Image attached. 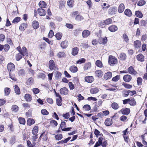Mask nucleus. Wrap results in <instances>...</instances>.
<instances>
[{
    "mask_svg": "<svg viewBox=\"0 0 147 147\" xmlns=\"http://www.w3.org/2000/svg\"><path fill=\"white\" fill-rule=\"evenodd\" d=\"M109 63L111 65L113 66L114 64L117 63V60L115 57L109 55Z\"/></svg>",
    "mask_w": 147,
    "mask_h": 147,
    "instance_id": "f257e3e1",
    "label": "nucleus"
},
{
    "mask_svg": "<svg viewBox=\"0 0 147 147\" xmlns=\"http://www.w3.org/2000/svg\"><path fill=\"white\" fill-rule=\"evenodd\" d=\"M127 71L129 74L134 75H136L137 73V71L134 69L132 66L129 67L128 68Z\"/></svg>",
    "mask_w": 147,
    "mask_h": 147,
    "instance_id": "f03ea898",
    "label": "nucleus"
},
{
    "mask_svg": "<svg viewBox=\"0 0 147 147\" xmlns=\"http://www.w3.org/2000/svg\"><path fill=\"white\" fill-rule=\"evenodd\" d=\"M130 109H129L125 108L120 110L119 113H121L123 115H127L130 113Z\"/></svg>",
    "mask_w": 147,
    "mask_h": 147,
    "instance_id": "7ed1b4c3",
    "label": "nucleus"
},
{
    "mask_svg": "<svg viewBox=\"0 0 147 147\" xmlns=\"http://www.w3.org/2000/svg\"><path fill=\"white\" fill-rule=\"evenodd\" d=\"M20 53H21L23 56L25 55L26 56H28V54L27 51V49L25 47H23L20 51Z\"/></svg>",
    "mask_w": 147,
    "mask_h": 147,
    "instance_id": "20e7f679",
    "label": "nucleus"
},
{
    "mask_svg": "<svg viewBox=\"0 0 147 147\" xmlns=\"http://www.w3.org/2000/svg\"><path fill=\"white\" fill-rule=\"evenodd\" d=\"M131 76L129 74L125 75L123 77L124 80L126 82H129L131 79Z\"/></svg>",
    "mask_w": 147,
    "mask_h": 147,
    "instance_id": "39448f33",
    "label": "nucleus"
},
{
    "mask_svg": "<svg viewBox=\"0 0 147 147\" xmlns=\"http://www.w3.org/2000/svg\"><path fill=\"white\" fill-rule=\"evenodd\" d=\"M60 92L61 94L66 95L68 93V90L66 88L64 87L60 89Z\"/></svg>",
    "mask_w": 147,
    "mask_h": 147,
    "instance_id": "423d86ee",
    "label": "nucleus"
},
{
    "mask_svg": "<svg viewBox=\"0 0 147 147\" xmlns=\"http://www.w3.org/2000/svg\"><path fill=\"white\" fill-rule=\"evenodd\" d=\"M49 66L50 69L51 70L54 69L55 65L54 62L53 60H51L49 62Z\"/></svg>",
    "mask_w": 147,
    "mask_h": 147,
    "instance_id": "0eeeda50",
    "label": "nucleus"
},
{
    "mask_svg": "<svg viewBox=\"0 0 147 147\" xmlns=\"http://www.w3.org/2000/svg\"><path fill=\"white\" fill-rule=\"evenodd\" d=\"M37 11L38 14L40 16H45L46 14V11L42 8H38Z\"/></svg>",
    "mask_w": 147,
    "mask_h": 147,
    "instance_id": "6e6552de",
    "label": "nucleus"
},
{
    "mask_svg": "<svg viewBox=\"0 0 147 147\" xmlns=\"http://www.w3.org/2000/svg\"><path fill=\"white\" fill-rule=\"evenodd\" d=\"M85 81L89 83H92L94 80V79L92 76H87L85 78Z\"/></svg>",
    "mask_w": 147,
    "mask_h": 147,
    "instance_id": "1a4fd4ad",
    "label": "nucleus"
},
{
    "mask_svg": "<svg viewBox=\"0 0 147 147\" xmlns=\"http://www.w3.org/2000/svg\"><path fill=\"white\" fill-rule=\"evenodd\" d=\"M7 68L9 71H12L14 69L15 66L13 64L10 63L7 65Z\"/></svg>",
    "mask_w": 147,
    "mask_h": 147,
    "instance_id": "9d476101",
    "label": "nucleus"
},
{
    "mask_svg": "<svg viewBox=\"0 0 147 147\" xmlns=\"http://www.w3.org/2000/svg\"><path fill=\"white\" fill-rule=\"evenodd\" d=\"M90 34V32L88 30H84L82 32V36L84 38H86Z\"/></svg>",
    "mask_w": 147,
    "mask_h": 147,
    "instance_id": "9b49d317",
    "label": "nucleus"
},
{
    "mask_svg": "<svg viewBox=\"0 0 147 147\" xmlns=\"http://www.w3.org/2000/svg\"><path fill=\"white\" fill-rule=\"evenodd\" d=\"M134 45L135 48L137 49L141 47V42L139 40H136L134 42Z\"/></svg>",
    "mask_w": 147,
    "mask_h": 147,
    "instance_id": "f8f14e48",
    "label": "nucleus"
},
{
    "mask_svg": "<svg viewBox=\"0 0 147 147\" xmlns=\"http://www.w3.org/2000/svg\"><path fill=\"white\" fill-rule=\"evenodd\" d=\"M105 123L107 126L111 125L112 124V120L110 118H107L105 120Z\"/></svg>",
    "mask_w": 147,
    "mask_h": 147,
    "instance_id": "ddd939ff",
    "label": "nucleus"
},
{
    "mask_svg": "<svg viewBox=\"0 0 147 147\" xmlns=\"http://www.w3.org/2000/svg\"><path fill=\"white\" fill-rule=\"evenodd\" d=\"M39 5L41 8H45L47 6V5L46 3L43 1H41L39 3Z\"/></svg>",
    "mask_w": 147,
    "mask_h": 147,
    "instance_id": "4468645a",
    "label": "nucleus"
},
{
    "mask_svg": "<svg viewBox=\"0 0 147 147\" xmlns=\"http://www.w3.org/2000/svg\"><path fill=\"white\" fill-rule=\"evenodd\" d=\"M118 28L116 26L112 25L109 28V30L111 32H114L117 30Z\"/></svg>",
    "mask_w": 147,
    "mask_h": 147,
    "instance_id": "2eb2a0df",
    "label": "nucleus"
},
{
    "mask_svg": "<svg viewBox=\"0 0 147 147\" xmlns=\"http://www.w3.org/2000/svg\"><path fill=\"white\" fill-rule=\"evenodd\" d=\"M137 59L141 62H143L144 61V57L142 54H139L137 56Z\"/></svg>",
    "mask_w": 147,
    "mask_h": 147,
    "instance_id": "dca6fc26",
    "label": "nucleus"
},
{
    "mask_svg": "<svg viewBox=\"0 0 147 147\" xmlns=\"http://www.w3.org/2000/svg\"><path fill=\"white\" fill-rule=\"evenodd\" d=\"M79 51V49L77 47H75L73 48L71 52V54L74 56L76 55Z\"/></svg>",
    "mask_w": 147,
    "mask_h": 147,
    "instance_id": "f3484780",
    "label": "nucleus"
},
{
    "mask_svg": "<svg viewBox=\"0 0 147 147\" xmlns=\"http://www.w3.org/2000/svg\"><path fill=\"white\" fill-rule=\"evenodd\" d=\"M112 76L111 73L110 72L105 73L104 76V79L106 80L110 79Z\"/></svg>",
    "mask_w": 147,
    "mask_h": 147,
    "instance_id": "a211bd4d",
    "label": "nucleus"
},
{
    "mask_svg": "<svg viewBox=\"0 0 147 147\" xmlns=\"http://www.w3.org/2000/svg\"><path fill=\"white\" fill-rule=\"evenodd\" d=\"M125 9V6L123 3L121 4L119 6L118 8V12L119 13H122Z\"/></svg>",
    "mask_w": 147,
    "mask_h": 147,
    "instance_id": "6ab92c4d",
    "label": "nucleus"
},
{
    "mask_svg": "<svg viewBox=\"0 0 147 147\" xmlns=\"http://www.w3.org/2000/svg\"><path fill=\"white\" fill-rule=\"evenodd\" d=\"M33 83V79L32 77L29 78L26 81V84L28 86L32 85Z\"/></svg>",
    "mask_w": 147,
    "mask_h": 147,
    "instance_id": "aec40b11",
    "label": "nucleus"
},
{
    "mask_svg": "<svg viewBox=\"0 0 147 147\" xmlns=\"http://www.w3.org/2000/svg\"><path fill=\"white\" fill-rule=\"evenodd\" d=\"M129 104L131 106H134L136 105V102L134 98H129Z\"/></svg>",
    "mask_w": 147,
    "mask_h": 147,
    "instance_id": "412c9836",
    "label": "nucleus"
},
{
    "mask_svg": "<svg viewBox=\"0 0 147 147\" xmlns=\"http://www.w3.org/2000/svg\"><path fill=\"white\" fill-rule=\"evenodd\" d=\"M95 74L96 76L100 78L103 75V72L100 70H98L95 72Z\"/></svg>",
    "mask_w": 147,
    "mask_h": 147,
    "instance_id": "4be33fe9",
    "label": "nucleus"
},
{
    "mask_svg": "<svg viewBox=\"0 0 147 147\" xmlns=\"http://www.w3.org/2000/svg\"><path fill=\"white\" fill-rule=\"evenodd\" d=\"M24 98L26 101L28 102L30 101L32 99L31 95L29 94H26L25 95Z\"/></svg>",
    "mask_w": 147,
    "mask_h": 147,
    "instance_id": "5701e85b",
    "label": "nucleus"
},
{
    "mask_svg": "<svg viewBox=\"0 0 147 147\" xmlns=\"http://www.w3.org/2000/svg\"><path fill=\"white\" fill-rule=\"evenodd\" d=\"M125 14L128 17H130L131 16L132 13L131 11L129 9H126L124 11Z\"/></svg>",
    "mask_w": 147,
    "mask_h": 147,
    "instance_id": "b1692460",
    "label": "nucleus"
},
{
    "mask_svg": "<svg viewBox=\"0 0 147 147\" xmlns=\"http://www.w3.org/2000/svg\"><path fill=\"white\" fill-rule=\"evenodd\" d=\"M32 26L34 29L38 28L39 27V24L38 22L37 21H34L32 23Z\"/></svg>",
    "mask_w": 147,
    "mask_h": 147,
    "instance_id": "393cba45",
    "label": "nucleus"
},
{
    "mask_svg": "<svg viewBox=\"0 0 147 147\" xmlns=\"http://www.w3.org/2000/svg\"><path fill=\"white\" fill-rule=\"evenodd\" d=\"M38 127L37 126H35L33 128L32 131V133L33 135H37V133L38 132Z\"/></svg>",
    "mask_w": 147,
    "mask_h": 147,
    "instance_id": "a878e982",
    "label": "nucleus"
},
{
    "mask_svg": "<svg viewBox=\"0 0 147 147\" xmlns=\"http://www.w3.org/2000/svg\"><path fill=\"white\" fill-rule=\"evenodd\" d=\"M70 70L73 73H75L78 71L77 67L75 65L71 66L69 68Z\"/></svg>",
    "mask_w": 147,
    "mask_h": 147,
    "instance_id": "bb28decb",
    "label": "nucleus"
},
{
    "mask_svg": "<svg viewBox=\"0 0 147 147\" xmlns=\"http://www.w3.org/2000/svg\"><path fill=\"white\" fill-rule=\"evenodd\" d=\"M35 123L34 120L31 118L28 119L27 121V123L28 125L30 126L32 124H33Z\"/></svg>",
    "mask_w": 147,
    "mask_h": 147,
    "instance_id": "cd10ccee",
    "label": "nucleus"
},
{
    "mask_svg": "<svg viewBox=\"0 0 147 147\" xmlns=\"http://www.w3.org/2000/svg\"><path fill=\"white\" fill-rule=\"evenodd\" d=\"M68 44V43L67 41H64L61 43V46L63 48L65 49L67 47Z\"/></svg>",
    "mask_w": 147,
    "mask_h": 147,
    "instance_id": "c85d7f7f",
    "label": "nucleus"
},
{
    "mask_svg": "<svg viewBox=\"0 0 147 147\" xmlns=\"http://www.w3.org/2000/svg\"><path fill=\"white\" fill-rule=\"evenodd\" d=\"M116 11V9L115 8L113 7H110L108 10V13L109 14L111 15L115 13Z\"/></svg>",
    "mask_w": 147,
    "mask_h": 147,
    "instance_id": "c756f323",
    "label": "nucleus"
},
{
    "mask_svg": "<svg viewBox=\"0 0 147 147\" xmlns=\"http://www.w3.org/2000/svg\"><path fill=\"white\" fill-rule=\"evenodd\" d=\"M38 138L37 135H33L32 137V144L35 145L36 144L35 141L36 139Z\"/></svg>",
    "mask_w": 147,
    "mask_h": 147,
    "instance_id": "7c9ffc66",
    "label": "nucleus"
},
{
    "mask_svg": "<svg viewBox=\"0 0 147 147\" xmlns=\"http://www.w3.org/2000/svg\"><path fill=\"white\" fill-rule=\"evenodd\" d=\"M98 91L99 90L97 88H92L90 90V92L92 94L97 93L98 92Z\"/></svg>",
    "mask_w": 147,
    "mask_h": 147,
    "instance_id": "2f4dec72",
    "label": "nucleus"
},
{
    "mask_svg": "<svg viewBox=\"0 0 147 147\" xmlns=\"http://www.w3.org/2000/svg\"><path fill=\"white\" fill-rule=\"evenodd\" d=\"M75 19L77 21L79 22L82 20L84 18L82 16L79 15L76 16Z\"/></svg>",
    "mask_w": 147,
    "mask_h": 147,
    "instance_id": "473e14b6",
    "label": "nucleus"
},
{
    "mask_svg": "<svg viewBox=\"0 0 147 147\" xmlns=\"http://www.w3.org/2000/svg\"><path fill=\"white\" fill-rule=\"evenodd\" d=\"M91 63H86L84 66V70H87L90 69L91 67Z\"/></svg>",
    "mask_w": 147,
    "mask_h": 147,
    "instance_id": "72a5a7b5",
    "label": "nucleus"
},
{
    "mask_svg": "<svg viewBox=\"0 0 147 147\" xmlns=\"http://www.w3.org/2000/svg\"><path fill=\"white\" fill-rule=\"evenodd\" d=\"M135 15L139 18H142L143 16L141 12L140 11H136L135 12Z\"/></svg>",
    "mask_w": 147,
    "mask_h": 147,
    "instance_id": "f704fd0d",
    "label": "nucleus"
},
{
    "mask_svg": "<svg viewBox=\"0 0 147 147\" xmlns=\"http://www.w3.org/2000/svg\"><path fill=\"white\" fill-rule=\"evenodd\" d=\"M15 91L16 94H20V90L19 87L17 85L15 86Z\"/></svg>",
    "mask_w": 147,
    "mask_h": 147,
    "instance_id": "c9c22d12",
    "label": "nucleus"
},
{
    "mask_svg": "<svg viewBox=\"0 0 147 147\" xmlns=\"http://www.w3.org/2000/svg\"><path fill=\"white\" fill-rule=\"evenodd\" d=\"M18 73L19 76L22 77L25 75V71L24 70L22 69L19 70Z\"/></svg>",
    "mask_w": 147,
    "mask_h": 147,
    "instance_id": "e433bc0d",
    "label": "nucleus"
},
{
    "mask_svg": "<svg viewBox=\"0 0 147 147\" xmlns=\"http://www.w3.org/2000/svg\"><path fill=\"white\" fill-rule=\"evenodd\" d=\"M5 95V96L8 95L10 92V89L9 88H5L4 89Z\"/></svg>",
    "mask_w": 147,
    "mask_h": 147,
    "instance_id": "4c0bfd02",
    "label": "nucleus"
},
{
    "mask_svg": "<svg viewBox=\"0 0 147 147\" xmlns=\"http://www.w3.org/2000/svg\"><path fill=\"white\" fill-rule=\"evenodd\" d=\"M19 107L17 105H14L12 106L11 110L12 111L14 112H17L18 110Z\"/></svg>",
    "mask_w": 147,
    "mask_h": 147,
    "instance_id": "58836bf2",
    "label": "nucleus"
},
{
    "mask_svg": "<svg viewBox=\"0 0 147 147\" xmlns=\"http://www.w3.org/2000/svg\"><path fill=\"white\" fill-rule=\"evenodd\" d=\"M26 23L21 24L19 27V29L21 30H24L26 28Z\"/></svg>",
    "mask_w": 147,
    "mask_h": 147,
    "instance_id": "ea45409f",
    "label": "nucleus"
},
{
    "mask_svg": "<svg viewBox=\"0 0 147 147\" xmlns=\"http://www.w3.org/2000/svg\"><path fill=\"white\" fill-rule=\"evenodd\" d=\"M19 123L22 124L24 125L25 124L26 121L25 119L23 118L20 117L19 118Z\"/></svg>",
    "mask_w": 147,
    "mask_h": 147,
    "instance_id": "a19ab883",
    "label": "nucleus"
},
{
    "mask_svg": "<svg viewBox=\"0 0 147 147\" xmlns=\"http://www.w3.org/2000/svg\"><path fill=\"white\" fill-rule=\"evenodd\" d=\"M119 107L118 105L116 102H113L112 104V107L114 109H117Z\"/></svg>",
    "mask_w": 147,
    "mask_h": 147,
    "instance_id": "79ce46f5",
    "label": "nucleus"
},
{
    "mask_svg": "<svg viewBox=\"0 0 147 147\" xmlns=\"http://www.w3.org/2000/svg\"><path fill=\"white\" fill-rule=\"evenodd\" d=\"M96 65L98 67H102V62L100 60H97L96 62Z\"/></svg>",
    "mask_w": 147,
    "mask_h": 147,
    "instance_id": "37998d69",
    "label": "nucleus"
},
{
    "mask_svg": "<svg viewBox=\"0 0 147 147\" xmlns=\"http://www.w3.org/2000/svg\"><path fill=\"white\" fill-rule=\"evenodd\" d=\"M146 3V2L144 0H140L138 2L137 5L140 6H142L144 5Z\"/></svg>",
    "mask_w": 147,
    "mask_h": 147,
    "instance_id": "c03bdc74",
    "label": "nucleus"
},
{
    "mask_svg": "<svg viewBox=\"0 0 147 147\" xmlns=\"http://www.w3.org/2000/svg\"><path fill=\"white\" fill-rule=\"evenodd\" d=\"M63 136L62 134L56 135L55 136V138L57 140H61Z\"/></svg>",
    "mask_w": 147,
    "mask_h": 147,
    "instance_id": "a18cd8bd",
    "label": "nucleus"
},
{
    "mask_svg": "<svg viewBox=\"0 0 147 147\" xmlns=\"http://www.w3.org/2000/svg\"><path fill=\"white\" fill-rule=\"evenodd\" d=\"M119 57L121 59L125 60L126 57V54L124 53H121L120 54Z\"/></svg>",
    "mask_w": 147,
    "mask_h": 147,
    "instance_id": "49530a36",
    "label": "nucleus"
},
{
    "mask_svg": "<svg viewBox=\"0 0 147 147\" xmlns=\"http://www.w3.org/2000/svg\"><path fill=\"white\" fill-rule=\"evenodd\" d=\"M86 60L84 58H81L78 60L76 62L77 64H80L81 63H84L85 62Z\"/></svg>",
    "mask_w": 147,
    "mask_h": 147,
    "instance_id": "de8ad7c7",
    "label": "nucleus"
},
{
    "mask_svg": "<svg viewBox=\"0 0 147 147\" xmlns=\"http://www.w3.org/2000/svg\"><path fill=\"white\" fill-rule=\"evenodd\" d=\"M62 101V99L61 97L57 98V104L58 106H60L61 105V102Z\"/></svg>",
    "mask_w": 147,
    "mask_h": 147,
    "instance_id": "09e8293b",
    "label": "nucleus"
},
{
    "mask_svg": "<svg viewBox=\"0 0 147 147\" xmlns=\"http://www.w3.org/2000/svg\"><path fill=\"white\" fill-rule=\"evenodd\" d=\"M22 55L20 53L18 54H17L16 56V60L17 61H19L21 58H22Z\"/></svg>",
    "mask_w": 147,
    "mask_h": 147,
    "instance_id": "8fccbe9b",
    "label": "nucleus"
},
{
    "mask_svg": "<svg viewBox=\"0 0 147 147\" xmlns=\"http://www.w3.org/2000/svg\"><path fill=\"white\" fill-rule=\"evenodd\" d=\"M83 108L85 109V110L86 111H88L91 109L90 106L88 105H85L83 106Z\"/></svg>",
    "mask_w": 147,
    "mask_h": 147,
    "instance_id": "3c124183",
    "label": "nucleus"
},
{
    "mask_svg": "<svg viewBox=\"0 0 147 147\" xmlns=\"http://www.w3.org/2000/svg\"><path fill=\"white\" fill-rule=\"evenodd\" d=\"M62 34L61 33H58L55 35L57 40H60L61 39Z\"/></svg>",
    "mask_w": 147,
    "mask_h": 147,
    "instance_id": "603ef678",
    "label": "nucleus"
},
{
    "mask_svg": "<svg viewBox=\"0 0 147 147\" xmlns=\"http://www.w3.org/2000/svg\"><path fill=\"white\" fill-rule=\"evenodd\" d=\"M122 85L126 88L130 89L132 88V86L131 85L128 84L123 83L122 84Z\"/></svg>",
    "mask_w": 147,
    "mask_h": 147,
    "instance_id": "864d4df0",
    "label": "nucleus"
},
{
    "mask_svg": "<svg viewBox=\"0 0 147 147\" xmlns=\"http://www.w3.org/2000/svg\"><path fill=\"white\" fill-rule=\"evenodd\" d=\"M106 25H108L111 23L112 20L111 18H109L105 20H104Z\"/></svg>",
    "mask_w": 147,
    "mask_h": 147,
    "instance_id": "5fc2aeb1",
    "label": "nucleus"
},
{
    "mask_svg": "<svg viewBox=\"0 0 147 147\" xmlns=\"http://www.w3.org/2000/svg\"><path fill=\"white\" fill-rule=\"evenodd\" d=\"M55 78L56 79H57L59 78H60L61 77V73L58 71H57L55 74Z\"/></svg>",
    "mask_w": 147,
    "mask_h": 147,
    "instance_id": "6e6d98bb",
    "label": "nucleus"
},
{
    "mask_svg": "<svg viewBox=\"0 0 147 147\" xmlns=\"http://www.w3.org/2000/svg\"><path fill=\"white\" fill-rule=\"evenodd\" d=\"M105 25L106 24L104 20L101 21L99 24V26L102 28L104 27Z\"/></svg>",
    "mask_w": 147,
    "mask_h": 147,
    "instance_id": "4d7b16f0",
    "label": "nucleus"
},
{
    "mask_svg": "<svg viewBox=\"0 0 147 147\" xmlns=\"http://www.w3.org/2000/svg\"><path fill=\"white\" fill-rule=\"evenodd\" d=\"M65 54L64 52H60L58 54V56L59 57H62L65 56Z\"/></svg>",
    "mask_w": 147,
    "mask_h": 147,
    "instance_id": "13d9d810",
    "label": "nucleus"
},
{
    "mask_svg": "<svg viewBox=\"0 0 147 147\" xmlns=\"http://www.w3.org/2000/svg\"><path fill=\"white\" fill-rule=\"evenodd\" d=\"M50 124L51 125L55 126H57L58 124L57 122L54 120H52L51 121Z\"/></svg>",
    "mask_w": 147,
    "mask_h": 147,
    "instance_id": "bf43d9fd",
    "label": "nucleus"
},
{
    "mask_svg": "<svg viewBox=\"0 0 147 147\" xmlns=\"http://www.w3.org/2000/svg\"><path fill=\"white\" fill-rule=\"evenodd\" d=\"M94 134L97 137L99 135L101 136L102 135V134H100V132L97 129H95L94 131Z\"/></svg>",
    "mask_w": 147,
    "mask_h": 147,
    "instance_id": "052dcab7",
    "label": "nucleus"
},
{
    "mask_svg": "<svg viewBox=\"0 0 147 147\" xmlns=\"http://www.w3.org/2000/svg\"><path fill=\"white\" fill-rule=\"evenodd\" d=\"M74 2V0H69L67 2V5L69 7H72Z\"/></svg>",
    "mask_w": 147,
    "mask_h": 147,
    "instance_id": "680f3d73",
    "label": "nucleus"
},
{
    "mask_svg": "<svg viewBox=\"0 0 147 147\" xmlns=\"http://www.w3.org/2000/svg\"><path fill=\"white\" fill-rule=\"evenodd\" d=\"M9 48H10L9 46L7 44L5 45L4 46L3 49L5 51L7 52L9 50Z\"/></svg>",
    "mask_w": 147,
    "mask_h": 147,
    "instance_id": "e2e57ef3",
    "label": "nucleus"
},
{
    "mask_svg": "<svg viewBox=\"0 0 147 147\" xmlns=\"http://www.w3.org/2000/svg\"><path fill=\"white\" fill-rule=\"evenodd\" d=\"M20 18L17 17L15 18L13 20V23H18L19 22L20 20Z\"/></svg>",
    "mask_w": 147,
    "mask_h": 147,
    "instance_id": "0e129e2a",
    "label": "nucleus"
},
{
    "mask_svg": "<svg viewBox=\"0 0 147 147\" xmlns=\"http://www.w3.org/2000/svg\"><path fill=\"white\" fill-rule=\"evenodd\" d=\"M41 113L43 115H47L49 114V112L45 109H43L41 111Z\"/></svg>",
    "mask_w": 147,
    "mask_h": 147,
    "instance_id": "69168bd1",
    "label": "nucleus"
},
{
    "mask_svg": "<svg viewBox=\"0 0 147 147\" xmlns=\"http://www.w3.org/2000/svg\"><path fill=\"white\" fill-rule=\"evenodd\" d=\"M68 85L71 90H73L74 88V85L72 82H69L68 83Z\"/></svg>",
    "mask_w": 147,
    "mask_h": 147,
    "instance_id": "338daca9",
    "label": "nucleus"
},
{
    "mask_svg": "<svg viewBox=\"0 0 147 147\" xmlns=\"http://www.w3.org/2000/svg\"><path fill=\"white\" fill-rule=\"evenodd\" d=\"M54 35V33L52 30H50L48 34V36L49 38H51Z\"/></svg>",
    "mask_w": 147,
    "mask_h": 147,
    "instance_id": "774afa93",
    "label": "nucleus"
}]
</instances>
